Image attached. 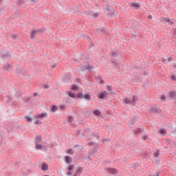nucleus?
I'll return each mask as SVG.
<instances>
[{
    "label": "nucleus",
    "mask_w": 176,
    "mask_h": 176,
    "mask_svg": "<svg viewBox=\"0 0 176 176\" xmlns=\"http://www.w3.org/2000/svg\"><path fill=\"white\" fill-rule=\"evenodd\" d=\"M150 112H151V113H159V112H160V109H156L155 107H151L150 109Z\"/></svg>",
    "instance_id": "obj_11"
},
{
    "label": "nucleus",
    "mask_w": 176,
    "mask_h": 176,
    "mask_svg": "<svg viewBox=\"0 0 176 176\" xmlns=\"http://www.w3.org/2000/svg\"><path fill=\"white\" fill-rule=\"evenodd\" d=\"M48 167L49 166L47 165V164H45V171H47Z\"/></svg>",
    "instance_id": "obj_51"
},
{
    "label": "nucleus",
    "mask_w": 176,
    "mask_h": 176,
    "mask_svg": "<svg viewBox=\"0 0 176 176\" xmlns=\"http://www.w3.org/2000/svg\"><path fill=\"white\" fill-rule=\"evenodd\" d=\"M76 82H77V83L80 82V79L78 78V79L76 80Z\"/></svg>",
    "instance_id": "obj_64"
},
{
    "label": "nucleus",
    "mask_w": 176,
    "mask_h": 176,
    "mask_svg": "<svg viewBox=\"0 0 176 176\" xmlns=\"http://www.w3.org/2000/svg\"><path fill=\"white\" fill-rule=\"evenodd\" d=\"M131 6H133V8H135V9H140V4L137 3H132Z\"/></svg>",
    "instance_id": "obj_24"
},
{
    "label": "nucleus",
    "mask_w": 176,
    "mask_h": 176,
    "mask_svg": "<svg viewBox=\"0 0 176 176\" xmlns=\"http://www.w3.org/2000/svg\"><path fill=\"white\" fill-rule=\"evenodd\" d=\"M72 120H74V116H69L68 122H69V123H72Z\"/></svg>",
    "instance_id": "obj_36"
},
{
    "label": "nucleus",
    "mask_w": 176,
    "mask_h": 176,
    "mask_svg": "<svg viewBox=\"0 0 176 176\" xmlns=\"http://www.w3.org/2000/svg\"><path fill=\"white\" fill-rule=\"evenodd\" d=\"M7 98H8L7 101L8 102H10V101L13 100V98L12 97L9 96H7Z\"/></svg>",
    "instance_id": "obj_40"
},
{
    "label": "nucleus",
    "mask_w": 176,
    "mask_h": 176,
    "mask_svg": "<svg viewBox=\"0 0 176 176\" xmlns=\"http://www.w3.org/2000/svg\"><path fill=\"white\" fill-rule=\"evenodd\" d=\"M67 175H69V176L72 175V172H69V173H67Z\"/></svg>",
    "instance_id": "obj_62"
},
{
    "label": "nucleus",
    "mask_w": 176,
    "mask_h": 176,
    "mask_svg": "<svg viewBox=\"0 0 176 176\" xmlns=\"http://www.w3.org/2000/svg\"><path fill=\"white\" fill-rule=\"evenodd\" d=\"M108 171L110 173V174H116L118 173V170L112 168H108Z\"/></svg>",
    "instance_id": "obj_14"
},
{
    "label": "nucleus",
    "mask_w": 176,
    "mask_h": 176,
    "mask_svg": "<svg viewBox=\"0 0 176 176\" xmlns=\"http://www.w3.org/2000/svg\"><path fill=\"white\" fill-rule=\"evenodd\" d=\"M77 135H80V130H78L77 132Z\"/></svg>",
    "instance_id": "obj_61"
},
{
    "label": "nucleus",
    "mask_w": 176,
    "mask_h": 176,
    "mask_svg": "<svg viewBox=\"0 0 176 176\" xmlns=\"http://www.w3.org/2000/svg\"><path fill=\"white\" fill-rule=\"evenodd\" d=\"M78 98H83V94L80 93L77 95Z\"/></svg>",
    "instance_id": "obj_43"
},
{
    "label": "nucleus",
    "mask_w": 176,
    "mask_h": 176,
    "mask_svg": "<svg viewBox=\"0 0 176 176\" xmlns=\"http://www.w3.org/2000/svg\"><path fill=\"white\" fill-rule=\"evenodd\" d=\"M34 124H41V122H39V120H36V121H34Z\"/></svg>",
    "instance_id": "obj_50"
},
{
    "label": "nucleus",
    "mask_w": 176,
    "mask_h": 176,
    "mask_svg": "<svg viewBox=\"0 0 176 176\" xmlns=\"http://www.w3.org/2000/svg\"><path fill=\"white\" fill-rule=\"evenodd\" d=\"M78 89V86L76 85H73L72 87V90H77Z\"/></svg>",
    "instance_id": "obj_38"
},
{
    "label": "nucleus",
    "mask_w": 176,
    "mask_h": 176,
    "mask_svg": "<svg viewBox=\"0 0 176 176\" xmlns=\"http://www.w3.org/2000/svg\"><path fill=\"white\" fill-rule=\"evenodd\" d=\"M85 14H87L90 19L93 17H95V19H96V17H98V13L94 12V11H91L90 10H87V11H85Z\"/></svg>",
    "instance_id": "obj_1"
},
{
    "label": "nucleus",
    "mask_w": 176,
    "mask_h": 176,
    "mask_svg": "<svg viewBox=\"0 0 176 176\" xmlns=\"http://www.w3.org/2000/svg\"><path fill=\"white\" fill-rule=\"evenodd\" d=\"M131 122L133 124H134V123H135V122H137V118H132Z\"/></svg>",
    "instance_id": "obj_44"
},
{
    "label": "nucleus",
    "mask_w": 176,
    "mask_h": 176,
    "mask_svg": "<svg viewBox=\"0 0 176 176\" xmlns=\"http://www.w3.org/2000/svg\"><path fill=\"white\" fill-rule=\"evenodd\" d=\"M137 100H138V99H137V96H133V100L131 101V102H132V104H133V102H135V101H136Z\"/></svg>",
    "instance_id": "obj_37"
},
{
    "label": "nucleus",
    "mask_w": 176,
    "mask_h": 176,
    "mask_svg": "<svg viewBox=\"0 0 176 176\" xmlns=\"http://www.w3.org/2000/svg\"><path fill=\"white\" fill-rule=\"evenodd\" d=\"M86 68L88 69V71H93L94 67L91 66H87Z\"/></svg>",
    "instance_id": "obj_42"
},
{
    "label": "nucleus",
    "mask_w": 176,
    "mask_h": 176,
    "mask_svg": "<svg viewBox=\"0 0 176 176\" xmlns=\"http://www.w3.org/2000/svg\"><path fill=\"white\" fill-rule=\"evenodd\" d=\"M23 102H30L31 101V97H26L22 98Z\"/></svg>",
    "instance_id": "obj_21"
},
{
    "label": "nucleus",
    "mask_w": 176,
    "mask_h": 176,
    "mask_svg": "<svg viewBox=\"0 0 176 176\" xmlns=\"http://www.w3.org/2000/svg\"><path fill=\"white\" fill-rule=\"evenodd\" d=\"M164 20L165 21H167V23H168V24H170V25H173V21H171V20L170 19L164 18Z\"/></svg>",
    "instance_id": "obj_31"
},
{
    "label": "nucleus",
    "mask_w": 176,
    "mask_h": 176,
    "mask_svg": "<svg viewBox=\"0 0 176 176\" xmlns=\"http://www.w3.org/2000/svg\"><path fill=\"white\" fill-rule=\"evenodd\" d=\"M96 79L97 82H99L100 85H104V83H105L104 80H102V77H101V76H97Z\"/></svg>",
    "instance_id": "obj_8"
},
{
    "label": "nucleus",
    "mask_w": 176,
    "mask_h": 176,
    "mask_svg": "<svg viewBox=\"0 0 176 176\" xmlns=\"http://www.w3.org/2000/svg\"><path fill=\"white\" fill-rule=\"evenodd\" d=\"M101 31H104L106 33L108 32V30L106 28H102Z\"/></svg>",
    "instance_id": "obj_56"
},
{
    "label": "nucleus",
    "mask_w": 176,
    "mask_h": 176,
    "mask_svg": "<svg viewBox=\"0 0 176 176\" xmlns=\"http://www.w3.org/2000/svg\"><path fill=\"white\" fill-rule=\"evenodd\" d=\"M64 80L66 82H71V74H67L64 76Z\"/></svg>",
    "instance_id": "obj_15"
},
{
    "label": "nucleus",
    "mask_w": 176,
    "mask_h": 176,
    "mask_svg": "<svg viewBox=\"0 0 176 176\" xmlns=\"http://www.w3.org/2000/svg\"><path fill=\"white\" fill-rule=\"evenodd\" d=\"M107 90H108L109 91H112V87L108 85V86H107Z\"/></svg>",
    "instance_id": "obj_48"
},
{
    "label": "nucleus",
    "mask_w": 176,
    "mask_h": 176,
    "mask_svg": "<svg viewBox=\"0 0 176 176\" xmlns=\"http://www.w3.org/2000/svg\"><path fill=\"white\" fill-rule=\"evenodd\" d=\"M45 89H49V85L45 84Z\"/></svg>",
    "instance_id": "obj_59"
},
{
    "label": "nucleus",
    "mask_w": 176,
    "mask_h": 176,
    "mask_svg": "<svg viewBox=\"0 0 176 176\" xmlns=\"http://www.w3.org/2000/svg\"><path fill=\"white\" fill-rule=\"evenodd\" d=\"M15 97H16V98H20V97H21V92L20 91H16Z\"/></svg>",
    "instance_id": "obj_28"
},
{
    "label": "nucleus",
    "mask_w": 176,
    "mask_h": 176,
    "mask_svg": "<svg viewBox=\"0 0 176 176\" xmlns=\"http://www.w3.org/2000/svg\"><path fill=\"white\" fill-rule=\"evenodd\" d=\"M65 162L68 164H71V163H72V157H71V156L67 155L65 157Z\"/></svg>",
    "instance_id": "obj_12"
},
{
    "label": "nucleus",
    "mask_w": 176,
    "mask_h": 176,
    "mask_svg": "<svg viewBox=\"0 0 176 176\" xmlns=\"http://www.w3.org/2000/svg\"><path fill=\"white\" fill-rule=\"evenodd\" d=\"M87 145H89L90 146H93V145H94V142H89V143H87Z\"/></svg>",
    "instance_id": "obj_53"
},
{
    "label": "nucleus",
    "mask_w": 176,
    "mask_h": 176,
    "mask_svg": "<svg viewBox=\"0 0 176 176\" xmlns=\"http://www.w3.org/2000/svg\"><path fill=\"white\" fill-rule=\"evenodd\" d=\"M56 65H56V64L50 65V67H51V68H56Z\"/></svg>",
    "instance_id": "obj_55"
},
{
    "label": "nucleus",
    "mask_w": 176,
    "mask_h": 176,
    "mask_svg": "<svg viewBox=\"0 0 176 176\" xmlns=\"http://www.w3.org/2000/svg\"><path fill=\"white\" fill-rule=\"evenodd\" d=\"M171 80H176V76H171Z\"/></svg>",
    "instance_id": "obj_52"
},
{
    "label": "nucleus",
    "mask_w": 176,
    "mask_h": 176,
    "mask_svg": "<svg viewBox=\"0 0 176 176\" xmlns=\"http://www.w3.org/2000/svg\"><path fill=\"white\" fill-rule=\"evenodd\" d=\"M91 131L90 130V129H89V128L85 129H84V132L82 133V135H86V134H89V133Z\"/></svg>",
    "instance_id": "obj_19"
},
{
    "label": "nucleus",
    "mask_w": 176,
    "mask_h": 176,
    "mask_svg": "<svg viewBox=\"0 0 176 176\" xmlns=\"http://www.w3.org/2000/svg\"><path fill=\"white\" fill-rule=\"evenodd\" d=\"M25 119H26V122H28V123H31V122H32V118L28 116H25Z\"/></svg>",
    "instance_id": "obj_20"
},
{
    "label": "nucleus",
    "mask_w": 176,
    "mask_h": 176,
    "mask_svg": "<svg viewBox=\"0 0 176 176\" xmlns=\"http://www.w3.org/2000/svg\"><path fill=\"white\" fill-rule=\"evenodd\" d=\"M43 148V145L39 144V143H36L35 144V149L36 151H41Z\"/></svg>",
    "instance_id": "obj_10"
},
{
    "label": "nucleus",
    "mask_w": 176,
    "mask_h": 176,
    "mask_svg": "<svg viewBox=\"0 0 176 176\" xmlns=\"http://www.w3.org/2000/svg\"><path fill=\"white\" fill-rule=\"evenodd\" d=\"M35 35H37L36 30H35V29H33L30 32L31 39H34V38H35Z\"/></svg>",
    "instance_id": "obj_13"
},
{
    "label": "nucleus",
    "mask_w": 176,
    "mask_h": 176,
    "mask_svg": "<svg viewBox=\"0 0 176 176\" xmlns=\"http://www.w3.org/2000/svg\"><path fill=\"white\" fill-rule=\"evenodd\" d=\"M36 34H37V35H41V34H43V28L36 30Z\"/></svg>",
    "instance_id": "obj_23"
},
{
    "label": "nucleus",
    "mask_w": 176,
    "mask_h": 176,
    "mask_svg": "<svg viewBox=\"0 0 176 176\" xmlns=\"http://www.w3.org/2000/svg\"><path fill=\"white\" fill-rule=\"evenodd\" d=\"M16 74H19V75H18L19 78H23V76L25 78V74L23 72V69H21V68L16 69Z\"/></svg>",
    "instance_id": "obj_3"
},
{
    "label": "nucleus",
    "mask_w": 176,
    "mask_h": 176,
    "mask_svg": "<svg viewBox=\"0 0 176 176\" xmlns=\"http://www.w3.org/2000/svg\"><path fill=\"white\" fill-rule=\"evenodd\" d=\"M82 172H83V168L82 167H80L76 170V173L74 175V176H80Z\"/></svg>",
    "instance_id": "obj_6"
},
{
    "label": "nucleus",
    "mask_w": 176,
    "mask_h": 176,
    "mask_svg": "<svg viewBox=\"0 0 176 176\" xmlns=\"http://www.w3.org/2000/svg\"><path fill=\"white\" fill-rule=\"evenodd\" d=\"M141 132H142V130L140 128H138V129L134 130V133L135 134H140V133H141Z\"/></svg>",
    "instance_id": "obj_32"
},
{
    "label": "nucleus",
    "mask_w": 176,
    "mask_h": 176,
    "mask_svg": "<svg viewBox=\"0 0 176 176\" xmlns=\"http://www.w3.org/2000/svg\"><path fill=\"white\" fill-rule=\"evenodd\" d=\"M14 126H15V130H16L17 131H19V130H21V126H20L19 124L14 123Z\"/></svg>",
    "instance_id": "obj_27"
},
{
    "label": "nucleus",
    "mask_w": 176,
    "mask_h": 176,
    "mask_svg": "<svg viewBox=\"0 0 176 176\" xmlns=\"http://www.w3.org/2000/svg\"><path fill=\"white\" fill-rule=\"evenodd\" d=\"M25 2L24 0H18L17 1V5H19V6H21V5H24Z\"/></svg>",
    "instance_id": "obj_30"
},
{
    "label": "nucleus",
    "mask_w": 176,
    "mask_h": 176,
    "mask_svg": "<svg viewBox=\"0 0 176 176\" xmlns=\"http://www.w3.org/2000/svg\"><path fill=\"white\" fill-rule=\"evenodd\" d=\"M43 118H45V113L38 114L36 116V119H43Z\"/></svg>",
    "instance_id": "obj_22"
},
{
    "label": "nucleus",
    "mask_w": 176,
    "mask_h": 176,
    "mask_svg": "<svg viewBox=\"0 0 176 176\" xmlns=\"http://www.w3.org/2000/svg\"><path fill=\"white\" fill-rule=\"evenodd\" d=\"M91 135L97 138V140H100V135H98V133H93Z\"/></svg>",
    "instance_id": "obj_33"
},
{
    "label": "nucleus",
    "mask_w": 176,
    "mask_h": 176,
    "mask_svg": "<svg viewBox=\"0 0 176 176\" xmlns=\"http://www.w3.org/2000/svg\"><path fill=\"white\" fill-rule=\"evenodd\" d=\"M160 132L161 134H166V133L165 129H160Z\"/></svg>",
    "instance_id": "obj_45"
},
{
    "label": "nucleus",
    "mask_w": 176,
    "mask_h": 176,
    "mask_svg": "<svg viewBox=\"0 0 176 176\" xmlns=\"http://www.w3.org/2000/svg\"><path fill=\"white\" fill-rule=\"evenodd\" d=\"M74 167L75 166L74 165L69 166L68 168L69 171H72V170H74Z\"/></svg>",
    "instance_id": "obj_39"
},
{
    "label": "nucleus",
    "mask_w": 176,
    "mask_h": 176,
    "mask_svg": "<svg viewBox=\"0 0 176 176\" xmlns=\"http://www.w3.org/2000/svg\"><path fill=\"white\" fill-rule=\"evenodd\" d=\"M33 96H34V97H36V96H38V93L34 92V93L33 94Z\"/></svg>",
    "instance_id": "obj_60"
},
{
    "label": "nucleus",
    "mask_w": 176,
    "mask_h": 176,
    "mask_svg": "<svg viewBox=\"0 0 176 176\" xmlns=\"http://www.w3.org/2000/svg\"><path fill=\"white\" fill-rule=\"evenodd\" d=\"M11 56L9 54V51H6L5 53L1 54V58H10Z\"/></svg>",
    "instance_id": "obj_5"
},
{
    "label": "nucleus",
    "mask_w": 176,
    "mask_h": 176,
    "mask_svg": "<svg viewBox=\"0 0 176 176\" xmlns=\"http://www.w3.org/2000/svg\"><path fill=\"white\" fill-rule=\"evenodd\" d=\"M9 128L10 129L11 131H13L14 129H16V126H14V123H11Z\"/></svg>",
    "instance_id": "obj_29"
},
{
    "label": "nucleus",
    "mask_w": 176,
    "mask_h": 176,
    "mask_svg": "<svg viewBox=\"0 0 176 176\" xmlns=\"http://www.w3.org/2000/svg\"><path fill=\"white\" fill-rule=\"evenodd\" d=\"M124 102V104H131V100L129 98H125Z\"/></svg>",
    "instance_id": "obj_26"
},
{
    "label": "nucleus",
    "mask_w": 176,
    "mask_h": 176,
    "mask_svg": "<svg viewBox=\"0 0 176 176\" xmlns=\"http://www.w3.org/2000/svg\"><path fill=\"white\" fill-rule=\"evenodd\" d=\"M106 9H107V12H109V10H110V9H111V7H110L109 6H107L106 7Z\"/></svg>",
    "instance_id": "obj_54"
},
{
    "label": "nucleus",
    "mask_w": 176,
    "mask_h": 176,
    "mask_svg": "<svg viewBox=\"0 0 176 176\" xmlns=\"http://www.w3.org/2000/svg\"><path fill=\"white\" fill-rule=\"evenodd\" d=\"M42 142V136L36 135L34 138V144H41Z\"/></svg>",
    "instance_id": "obj_4"
},
{
    "label": "nucleus",
    "mask_w": 176,
    "mask_h": 176,
    "mask_svg": "<svg viewBox=\"0 0 176 176\" xmlns=\"http://www.w3.org/2000/svg\"><path fill=\"white\" fill-rule=\"evenodd\" d=\"M11 37L12 39H16L17 38V34H11Z\"/></svg>",
    "instance_id": "obj_46"
},
{
    "label": "nucleus",
    "mask_w": 176,
    "mask_h": 176,
    "mask_svg": "<svg viewBox=\"0 0 176 176\" xmlns=\"http://www.w3.org/2000/svg\"><path fill=\"white\" fill-rule=\"evenodd\" d=\"M108 14H109V17H113V16H115V13H113V12H111V13L109 12Z\"/></svg>",
    "instance_id": "obj_49"
},
{
    "label": "nucleus",
    "mask_w": 176,
    "mask_h": 176,
    "mask_svg": "<svg viewBox=\"0 0 176 176\" xmlns=\"http://www.w3.org/2000/svg\"><path fill=\"white\" fill-rule=\"evenodd\" d=\"M66 153H67V155H74V153H75V151L72 148H70V149H68L67 151H66Z\"/></svg>",
    "instance_id": "obj_17"
},
{
    "label": "nucleus",
    "mask_w": 176,
    "mask_h": 176,
    "mask_svg": "<svg viewBox=\"0 0 176 176\" xmlns=\"http://www.w3.org/2000/svg\"><path fill=\"white\" fill-rule=\"evenodd\" d=\"M161 100H166V96L164 95L162 96Z\"/></svg>",
    "instance_id": "obj_57"
},
{
    "label": "nucleus",
    "mask_w": 176,
    "mask_h": 176,
    "mask_svg": "<svg viewBox=\"0 0 176 176\" xmlns=\"http://www.w3.org/2000/svg\"><path fill=\"white\" fill-rule=\"evenodd\" d=\"M94 115H95L96 116H101V111H100V110L96 109L95 111H93Z\"/></svg>",
    "instance_id": "obj_16"
},
{
    "label": "nucleus",
    "mask_w": 176,
    "mask_h": 176,
    "mask_svg": "<svg viewBox=\"0 0 176 176\" xmlns=\"http://www.w3.org/2000/svg\"><path fill=\"white\" fill-rule=\"evenodd\" d=\"M169 97L170 100H174L176 98V92L175 91L169 92Z\"/></svg>",
    "instance_id": "obj_9"
},
{
    "label": "nucleus",
    "mask_w": 176,
    "mask_h": 176,
    "mask_svg": "<svg viewBox=\"0 0 176 176\" xmlns=\"http://www.w3.org/2000/svg\"><path fill=\"white\" fill-rule=\"evenodd\" d=\"M10 68H12V66L10 63H6L3 65V69L5 71H10Z\"/></svg>",
    "instance_id": "obj_7"
},
{
    "label": "nucleus",
    "mask_w": 176,
    "mask_h": 176,
    "mask_svg": "<svg viewBox=\"0 0 176 176\" xmlns=\"http://www.w3.org/2000/svg\"><path fill=\"white\" fill-rule=\"evenodd\" d=\"M111 56H113V57L114 56H118V52H112V54H111Z\"/></svg>",
    "instance_id": "obj_47"
},
{
    "label": "nucleus",
    "mask_w": 176,
    "mask_h": 176,
    "mask_svg": "<svg viewBox=\"0 0 176 176\" xmlns=\"http://www.w3.org/2000/svg\"><path fill=\"white\" fill-rule=\"evenodd\" d=\"M113 64H114L115 65H118V62L115 61V60H112Z\"/></svg>",
    "instance_id": "obj_58"
},
{
    "label": "nucleus",
    "mask_w": 176,
    "mask_h": 176,
    "mask_svg": "<svg viewBox=\"0 0 176 176\" xmlns=\"http://www.w3.org/2000/svg\"><path fill=\"white\" fill-rule=\"evenodd\" d=\"M69 97H71L72 98H75V94L72 92H69Z\"/></svg>",
    "instance_id": "obj_35"
},
{
    "label": "nucleus",
    "mask_w": 176,
    "mask_h": 176,
    "mask_svg": "<svg viewBox=\"0 0 176 176\" xmlns=\"http://www.w3.org/2000/svg\"><path fill=\"white\" fill-rule=\"evenodd\" d=\"M147 138H148V136H147V135L143 136V140H146Z\"/></svg>",
    "instance_id": "obj_63"
},
{
    "label": "nucleus",
    "mask_w": 176,
    "mask_h": 176,
    "mask_svg": "<svg viewBox=\"0 0 176 176\" xmlns=\"http://www.w3.org/2000/svg\"><path fill=\"white\" fill-rule=\"evenodd\" d=\"M160 155V150H156L155 153H154V154H153V156H154V157L157 159V157H159Z\"/></svg>",
    "instance_id": "obj_18"
},
{
    "label": "nucleus",
    "mask_w": 176,
    "mask_h": 176,
    "mask_svg": "<svg viewBox=\"0 0 176 176\" xmlns=\"http://www.w3.org/2000/svg\"><path fill=\"white\" fill-rule=\"evenodd\" d=\"M84 97L86 100H88V101H90V95H89V94H86Z\"/></svg>",
    "instance_id": "obj_34"
},
{
    "label": "nucleus",
    "mask_w": 176,
    "mask_h": 176,
    "mask_svg": "<svg viewBox=\"0 0 176 176\" xmlns=\"http://www.w3.org/2000/svg\"><path fill=\"white\" fill-rule=\"evenodd\" d=\"M98 94V98H100V100H104V98H107V96H108V92L107 91H104V92H100Z\"/></svg>",
    "instance_id": "obj_2"
},
{
    "label": "nucleus",
    "mask_w": 176,
    "mask_h": 176,
    "mask_svg": "<svg viewBox=\"0 0 176 176\" xmlns=\"http://www.w3.org/2000/svg\"><path fill=\"white\" fill-rule=\"evenodd\" d=\"M42 171H45V162H43L41 167Z\"/></svg>",
    "instance_id": "obj_41"
},
{
    "label": "nucleus",
    "mask_w": 176,
    "mask_h": 176,
    "mask_svg": "<svg viewBox=\"0 0 176 176\" xmlns=\"http://www.w3.org/2000/svg\"><path fill=\"white\" fill-rule=\"evenodd\" d=\"M58 110V107L56 105H53L51 108V111H52V112H56V111Z\"/></svg>",
    "instance_id": "obj_25"
}]
</instances>
